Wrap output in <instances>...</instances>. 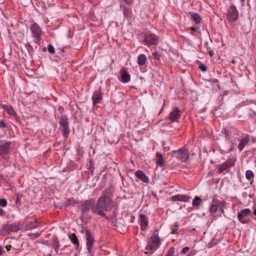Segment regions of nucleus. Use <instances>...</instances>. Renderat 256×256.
Segmentation results:
<instances>
[{"instance_id":"obj_27","label":"nucleus","mask_w":256,"mask_h":256,"mask_svg":"<svg viewBox=\"0 0 256 256\" xmlns=\"http://www.w3.org/2000/svg\"><path fill=\"white\" fill-rule=\"evenodd\" d=\"M202 203V200L198 196H196L192 201V205L194 206H199Z\"/></svg>"},{"instance_id":"obj_33","label":"nucleus","mask_w":256,"mask_h":256,"mask_svg":"<svg viewBox=\"0 0 256 256\" xmlns=\"http://www.w3.org/2000/svg\"><path fill=\"white\" fill-rule=\"evenodd\" d=\"M136 176H146L145 174L140 170H138L135 172Z\"/></svg>"},{"instance_id":"obj_38","label":"nucleus","mask_w":256,"mask_h":256,"mask_svg":"<svg viewBox=\"0 0 256 256\" xmlns=\"http://www.w3.org/2000/svg\"><path fill=\"white\" fill-rule=\"evenodd\" d=\"M189 250H190V248L188 247H184L182 250L180 254H185L188 252Z\"/></svg>"},{"instance_id":"obj_44","label":"nucleus","mask_w":256,"mask_h":256,"mask_svg":"<svg viewBox=\"0 0 256 256\" xmlns=\"http://www.w3.org/2000/svg\"><path fill=\"white\" fill-rule=\"evenodd\" d=\"M12 247V246L11 245H10V244L9 245H7V246H6V250L8 251V250H10L11 249Z\"/></svg>"},{"instance_id":"obj_49","label":"nucleus","mask_w":256,"mask_h":256,"mask_svg":"<svg viewBox=\"0 0 256 256\" xmlns=\"http://www.w3.org/2000/svg\"><path fill=\"white\" fill-rule=\"evenodd\" d=\"M190 30L192 31L196 32V28L195 27H190Z\"/></svg>"},{"instance_id":"obj_34","label":"nucleus","mask_w":256,"mask_h":256,"mask_svg":"<svg viewBox=\"0 0 256 256\" xmlns=\"http://www.w3.org/2000/svg\"><path fill=\"white\" fill-rule=\"evenodd\" d=\"M199 68L202 71V72H206V66L203 64H200L198 66Z\"/></svg>"},{"instance_id":"obj_53","label":"nucleus","mask_w":256,"mask_h":256,"mask_svg":"<svg viewBox=\"0 0 256 256\" xmlns=\"http://www.w3.org/2000/svg\"><path fill=\"white\" fill-rule=\"evenodd\" d=\"M231 62L233 64H235L236 63V60H235L234 59H232V60L231 61Z\"/></svg>"},{"instance_id":"obj_28","label":"nucleus","mask_w":256,"mask_h":256,"mask_svg":"<svg viewBox=\"0 0 256 256\" xmlns=\"http://www.w3.org/2000/svg\"><path fill=\"white\" fill-rule=\"evenodd\" d=\"M88 169L89 170V171L91 172L92 174V172L94 168V164H93V160L92 158H90L88 162V163L86 164Z\"/></svg>"},{"instance_id":"obj_9","label":"nucleus","mask_w":256,"mask_h":256,"mask_svg":"<svg viewBox=\"0 0 256 256\" xmlns=\"http://www.w3.org/2000/svg\"><path fill=\"white\" fill-rule=\"evenodd\" d=\"M144 43L148 46L156 45L158 44V36L152 33L146 32L144 36Z\"/></svg>"},{"instance_id":"obj_14","label":"nucleus","mask_w":256,"mask_h":256,"mask_svg":"<svg viewBox=\"0 0 256 256\" xmlns=\"http://www.w3.org/2000/svg\"><path fill=\"white\" fill-rule=\"evenodd\" d=\"M86 247L88 252H90L94 242V238L92 234H91L89 230H86Z\"/></svg>"},{"instance_id":"obj_4","label":"nucleus","mask_w":256,"mask_h":256,"mask_svg":"<svg viewBox=\"0 0 256 256\" xmlns=\"http://www.w3.org/2000/svg\"><path fill=\"white\" fill-rule=\"evenodd\" d=\"M223 202L218 200H213L210 208V212L211 215L214 217L220 216L224 213Z\"/></svg>"},{"instance_id":"obj_41","label":"nucleus","mask_w":256,"mask_h":256,"mask_svg":"<svg viewBox=\"0 0 256 256\" xmlns=\"http://www.w3.org/2000/svg\"><path fill=\"white\" fill-rule=\"evenodd\" d=\"M246 176H254V174L250 170H248L246 172Z\"/></svg>"},{"instance_id":"obj_55","label":"nucleus","mask_w":256,"mask_h":256,"mask_svg":"<svg viewBox=\"0 0 256 256\" xmlns=\"http://www.w3.org/2000/svg\"><path fill=\"white\" fill-rule=\"evenodd\" d=\"M246 178H248V180H250V178H251L252 177L248 176V177H246Z\"/></svg>"},{"instance_id":"obj_37","label":"nucleus","mask_w":256,"mask_h":256,"mask_svg":"<svg viewBox=\"0 0 256 256\" xmlns=\"http://www.w3.org/2000/svg\"><path fill=\"white\" fill-rule=\"evenodd\" d=\"M7 126V124L5 122L2 120H0V128H4Z\"/></svg>"},{"instance_id":"obj_16","label":"nucleus","mask_w":256,"mask_h":256,"mask_svg":"<svg viewBox=\"0 0 256 256\" xmlns=\"http://www.w3.org/2000/svg\"><path fill=\"white\" fill-rule=\"evenodd\" d=\"M11 142H2L0 144V156L7 154L9 152Z\"/></svg>"},{"instance_id":"obj_22","label":"nucleus","mask_w":256,"mask_h":256,"mask_svg":"<svg viewBox=\"0 0 256 256\" xmlns=\"http://www.w3.org/2000/svg\"><path fill=\"white\" fill-rule=\"evenodd\" d=\"M68 238L70 241L72 242L75 244V248L78 249L80 246V244L76 235L74 234H69Z\"/></svg>"},{"instance_id":"obj_35","label":"nucleus","mask_w":256,"mask_h":256,"mask_svg":"<svg viewBox=\"0 0 256 256\" xmlns=\"http://www.w3.org/2000/svg\"><path fill=\"white\" fill-rule=\"evenodd\" d=\"M162 146L164 147V150L166 151H168L170 150V146H168L166 142H162Z\"/></svg>"},{"instance_id":"obj_21","label":"nucleus","mask_w":256,"mask_h":256,"mask_svg":"<svg viewBox=\"0 0 256 256\" xmlns=\"http://www.w3.org/2000/svg\"><path fill=\"white\" fill-rule=\"evenodd\" d=\"M4 110L7 112L9 115L14 116L16 115V112L10 105L4 104L2 106Z\"/></svg>"},{"instance_id":"obj_46","label":"nucleus","mask_w":256,"mask_h":256,"mask_svg":"<svg viewBox=\"0 0 256 256\" xmlns=\"http://www.w3.org/2000/svg\"><path fill=\"white\" fill-rule=\"evenodd\" d=\"M4 252V249L1 246H0V256Z\"/></svg>"},{"instance_id":"obj_26","label":"nucleus","mask_w":256,"mask_h":256,"mask_svg":"<svg viewBox=\"0 0 256 256\" xmlns=\"http://www.w3.org/2000/svg\"><path fill=\"white\" fill-rule=\"evenodd\" d=\"M78 202L74 198H70L66 200V201L65 202V204L66 206H74Z\"/></svg>"},{"instance_id":"obj_10","label":"nucleus","mask_w":256,"mask_h":256,"mask_svg":"<svg viewBox=\"0 0 256 256\" xmlns=\"http://www.w3.org/2000/svg\"><path fill=\"white\" fill-rule=\"evenodd\" d=\"M252 211L250 208H246L242 210L238 214V220L242 224H248L250 222V220L245 219L244 218L250 215Z\"/></svg>"},{"instance_id":"obj_5","label":"nucleus","mask_w":256,"mask_h":256,"mask_svg":"<svg viewBox=\"0 0 256 256\" xmlns=\"http://www.w3.org/2000/svg\"><path fill=\"white\" fill-rule=\"evenodd\" d=\"M58 119L59 124L62 128V134L64 138H67L70 133L68 116L66 114H62Z\"/></svg>"},{"instance_id":"obj_36","label":"nucleus","mask_w":256,"mask_h":256,"mask_svg":"<svg viewBox=\"0 0 256 256\" xmlns=\"http://www.w3.org/2000/svg\"><path fill=\"white\" fill-rule=\"evenodd\" d=\"M7 204V201L6 199H1L0 200V206L4 207Z\"/></svg>"},{"instance_id":"obj_15","label":"nucleus","mask_w":256,"mask_h":256,"mask_svg":"<svg viewBox=\"0 0 256 256\" xmlns=\"http://www.w3.org/2000/svg\"><path fill=\"white\" fill-rule=\"evenodd\" d=\"M180 110L178 108H174L170 112L168 118L172 122H176L180 118Z\"/></svg>"},{"instance_id":"obj_32","label":"nucleus","mask_w":256,"mask_h":256,"mask_svg":"<svg viewBox=\"0 0 256 256\" xmlns=\"http://www.w3.org/2000/svg\"><path fill=\"white\" fill-rule=\"evenodd\" d=\"M134 178H136L138 179V180H136L138 181V180H140L144 182H148V177H134Z\"/></svg>"},{"instance_id":"obj_51","label":"nucleus","mask_w":256,"mask_h":256,"mask_svg":"<svg viewBox=\"0 0 256 256\" xmlns=\"http://www.w3.org/2000/svg\"><path fill=\"white\" fill-rule=\"evenodd\" d=\"M253 214L255 216L254 218L256 219V208L254 210Z\"/></svg>"},{"instance_id":"obj_39","label":"nucleus","mask_w":256,"mask_h":256,"mask_svg":"<svg viewBox=\"0 0 256 256\" xmlns=\"http://www.w3.org/2000/svg\"><path fill=\"white\" fill-rule=\"evenodd\" d=\"M77 154H78V156L77 159L80 160L82 157V156L83 155V152L80 150H77Z\"/></svg>"},{"instance_id":"obj_56","label":"nucleus","mask_w":256,"mask_h":256,"mask_svg":"<svg viewBox=\"0 0 256 256\" xmlns=\"http://www.w3.org/2000/svg\"><path fill=\"white\" fill-rule=\"evenodd\" d=\"M208 42H206L205 43V45H206H206H208Z\"/></svg>"},{"instance_id":"obj_25","label":"nucleus","mask_w":256,"mask_h":256,"mask_svg":"<svg viewBox=\"0 0 256 256\" xmlns=\"http://www.w3.org/2000/svg\"><path fill=\"white\" fill-rule=\"evenodd\" d=\"M192 16L193 20L196 24H198L200 22L201 20V18L199 14H198V13H194L192 15Z\"/></svg>"},{"instance_id":"obj_29","label":"nucleus","mask_w":256,"mask_h":256,"mask_svg":"<svg viewBox=\"0 0 256 256\" xmlns=\"http://www.w3.org/2000/svg\"><path fill=\"white\" fill-rule=\"evenodd\" d=\"M178 228V224L177 223H175L174 225V226H172V234H177V230Z\"/></svg>"},{"instance_id":"obj_42","label":"nucleus","mask_w":256,"mask_h":256,"mask_svg":"<svg viewBox=\"0 0 256 256\" xmlns=\"http://www.w3.org/2000/svg\"><path fill=\"white\" fill-rule=\"evenodd\" d=\"M230 143H232V145L230 149V152L233 151L235 149L234 145L236 144L234 143V142H232V141H230Z\"/></svg>"},{"instance_id":"obj_7","label":"nucleus","mask_w":256,"mask_h":256,"mask_svg":"<svg viewBox=\"0 0 256 256\" xmlns=\"http://www.w3.org/2000/svg\"><path fill=\"white\" fill-rule=\"evenodd\" d=\"M30 30L35 43H38L42 34V28L36 23L34 22L30 26Z\"/></svg>"},{"instance_id":"obj_1","label":"nucleus","mask_w":256,"mask_h":256,"mask_svg":"<svg viewBox=\"0 0 256 256\" xmlns=\"http://www.w3.org/2000/svg\"><path fill=\"white\" fill-rule=\"evenodd\" d=\"M112 191L110 188H106L102 193L101 196L98 199L96 204L94 203L92 212L104 217L108 220L104 212L110 210L114 206L113 201L111 198Z\"/></svg>"},{"instance_id":"obj_8","label":"nucleus","mask_w":256,"mask_h":256,"mask_svg":"<svg viewBox=\"0 0 256 256\" xmlns=\"http://www.w3.org/2000/svg\"><path fill=\"white\" fill-rule=\"evenodd\" d=\"M226 16L227 20L230 22H234L238 19V12L235 6H230L228 9Z\"/></svg>"},{"instance_id":"obj_31","label":"nucleus","mask_w":256,"mask_h":256,"mask_svg":"<svg viewBox=\"0 0 256 256\" xmlns=\"http://www.w3.org/2000/svg\"><path fill=\"white\" fill-rule=\"evenodd\" d=\"M174 248L172 246L170 247L169 249L166 256H174Z\"/></svg>"},{"instance_id":"obj_54","label":"nucleus","mask_w":256,"mask_h":256,"mask_svg":"<svg viewBox=\"0 0 256 256\" xmlns=\"http://www.w3.org/2000/svg\"><path fill=\"white\" fill-rule=\"evenodd\" d=\"M207 50H208V52H209V51H210V50H210V48H207Z\"/></svg>"},{"instance_id":"obj_2","label":"nucleus","mask_w":256,"mask_h":256,"mask_svg":"<svg viewBox=\"0 0 256 256\" xmlns=\"http://www.w3.org/2000/svg\"><path fill=\"white\" fill-rule=\"evenodd\" d=\"M161 240L158 234V230H156L152 236L148 239L145 248V254H153L160 246Z\"/></svg>"},{"instance_id":"obj_23","label":"nucleus","mask_w":256,"mask_h":256,"mask_svg":"<svg viewBox=\"0 0 256 256\" xmlns=\"http://www.w3.org/2000/svg\"><path fill=\"white\" fill-rule=\"evenodd\" d=\"M156 164L158 166H162L164 164V158L162 154L159 152L156 153Z\"/></svg>"},{"instance_id":"obj_20","label":"nucleus","mask_w":256,"mask_h":256,"mask_svg":"<svg viewBox=\"0 0 256 256\" xmlns=\"http://www.w3.org/2000/svg\"><path fill=\"white\" fill-rule=\"evenodd\" d=\"M120 73L122 82L124 83H127L130 81V76L124 68L120 70Z\"/></svg>"},{"instance_id":"obj_43","label":"nucleus","mask_w":256,"mask_h":256,"mask_svg":"<svg viewBox=\"0 0 256 256\" xmlns=\"http://www.w3.org/2000/svg\"><path fill=\"white\" fill-rule=\"evenodd\" d=\"M154 58L156 60H158L160 58L159 54L158 52H154L153 54Z\"/></svg>"},{"instance_id":"obj_47","label":"nucleus","mask_w":256,"mask_h":256,"mask_svg":"<svg viewBox=\"0 0 256 256\" xmlns=\"http://www.w3.org/2000/svg\"><path fill=\"white\" fill-rule=\"evenodd\" d=\"M60 244H57L55 246H54V250H57L59 248H60Z\"/></svg>"},{"instance_id":"obj_6","label":"nucleus","mask_w":256,"mask_h":256,"mask_svg":"<svg viewBox=\"0 0 256 256\" xmlns=\"http://www.w3.org/2000/svg\"><path fill=\"white\" fill-rule=\"evenodd\" d=\"M172 153V156L180 162H186L189 158L188 151L185 148H180L178 150H174Z\"/></svg>"},{"instance_id":"obj_17","label":"nucleus","mask_w":256,"mask_h":256,"mask_svg":"<svg viewBox=\"0 0 256 256\" xmlns=\"http://www.w3.org/2000/svg\"><path fill=\"white\" fill-rule=\"evenodd\" d=\"M250 137L249 135L245 134L240 140V142L238 145V148L240 152L242 151L244 146L248 144L250 142Z\"/></svg>"},{"instance_id":"obj_13","label":"nucleus","mask_w":256,"mask_h":256,"mask_svg":"<svg viewBox=\"0 0 256 256\" xmlns=\"http://www.w3.org/2000/svg\"><path fill=\"white\" fill-rule=\"evenodd\" d=\"M92 106H94L96 104L100 103L102 100V92L100 88L93 92L92 96Z\"/></svg>"},{"instance_id":"obj_12","label":"nucleus","mask_w":256,"mask_h":256,"mask_svg":"<svg viewBox=\"0 0 256 256\" xmlns=\"http://www.w3.org/2000/svg\"><path fill=\"white\" fill-rule=\"evenodd\" d=\"M93 208H94V200H87L80 206L82 213L84 215L88 212L90 210L92 212Z\"/></svg>"},{"instance_id":"obj_11","label":"nucleus","mask_w":256,"mask_h":256,"mask_svg":"<svg viewBox=\"0 0 256 256\" xmlns=\"http://www.w3.org/2000/svg\"><path fill=\"white\" fill-rule=\"evenodd\" d=\"M19 230V226L16 224H12L3 225L1 231L3 234H8L11 232H17Z\"/></svg>"},{"instance_id":"obj_30","label":"nucleus","mask_w":256,"mask_h":256,"mask_svg":"<svg viewBox=\"0 0 256 256\" xmlns=\"http://www.w3.org/2000/svg\"><path fill=\"white\" fill-rule=\"evenodd\" d=\"M48 50L50 53L51 54H54L55 50L54 47L51 44H49L48 46Z\"/></svg>"},{"instance_id":"obj_50","label":"nucleus","mask_w":256,"mask_h":256,"mask_svg":"<svg viewBox=\"0 0 256 256\" xmlns=\"http://www.w3.org/2000/svg\"><path fill=\"white\" fill-rule=\"evenodd\" d=\"M227 138V140H229L230 138H231V134L229 133V132H228V138Z\"/></svg>"},{"instance_id":"obj_24","label":"nucleus","mask_w":256,"mask_h":256,"mask_svg":"<svg viewBox=\"0 0 256 256\" xmlns=\"http://www.w3.org/2000/svg\"><path fill=\"white\" fill-rule=\"evenodd\" d=\"M146 58L144 54H140L138 58L137 62L140 66H144L146 62Z\"/></svg>"},{"instance_id":"obj_40","label":"nucleus","mask_w":256,"mask_h":256,"mask_svg":"<svg viewBox=\"0 0 256 256\" xmlns=\"http://www.w3.org/2000/svg\"><path fill=\"white\" fill-rule=\"evenodd\" d=\"M228 132L226 128H222V134L226 138H228Z\"/></svg>"},{"instance_id":"obj_18","label":"nucleus","mask_w":256,"mask_h":256,"mask_svg":"<svg viewBox=\"0 0 256 256\" xmlns=\"http://www.w3.org/2000/svg\"><path fill=\"white\" fill-rule=\"evenodd\" d=\"M138 220L140 224L141 229L142 230H146L148 224V217L145 214H141L139 215Z\"/></svg>"},{"instance_id":"obj_48","label":"nucleus","mask_w":256,"mask_h":256,"mask_svg":"<svg viewBox=\"0 0 256 256\" xmlns=\"http://www.w3.org/2000/svg\"><path fill=\"white\" fill-rule=\"evenodd\" d=\"M208 54H209L210 56L211 57L213 56H214V52H213L212 50H210V51H209V52H208Z\"/></svg>"},{"instance_id":"obj_52","label":"nucleus","mask_w":256,"mask_h":256,"mask_svg":"<svg viewBox=\"0 0 256 256\" xmlns=\"http://www.w3.org/2000/svg\"><path fill=\"white\" fill-rule=\"evenodd\" d=\"M242 6H243L244 5V0H241Z\"/></svg>"},{"instance_id":"obj_45","label":"nucleus","mask_w":256,"mask_h":256,"mask_svg":"<svg viewBox=\"0 0 256 256\" xmlns=\"http://www.w3.org/2000/svg\"><path fill=\"white\" fill-rule=\"evenodd\" d=\"M4 211L0 208V216H4Z\"/></svg>"},{"instance_id":"obj_3","label":"nucleus","mask_w":256,"mask_h":256,"mask_svg":"<svg viewBox=\"0 0 256 256\" xmlns=\"http://www.w3.org/2000/svg\"><path fill=\"white\" fill-rule=\"evenodd\" d=\"M236 160V157L235 156H232L227 159L224 163L220 165H218V172L221 174L222 172L225 174L226 173H229L230 174H234L232 172H230V169L234 166Z\"/></svg>"},{"instance_id":"obj_19","label":"nucleus","mask_w":256,"mask_h":256,"mask_svg":"<svg viewBox=\"0 0 256 256\" xmlns=\"http://www.w3.org/2000/svg\"><path fill=\"white\" fill-rule=\"evenodd\" d=\"M190 197L187 195L184 194H176L173 196L172 197V201H181V202H188Z\"/></svg>"}]
</instances>
